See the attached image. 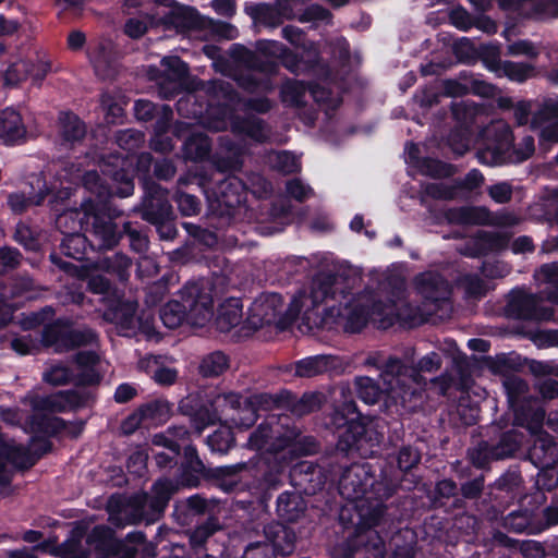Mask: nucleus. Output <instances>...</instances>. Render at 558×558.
<instances>
[{"label":"nucleus","mask_w":558,"mask_h":558,"mask_svg":"<svg viewBox=\"0 0 558 558\" xmlns=\"http://www.w3.org/2000/svg\"><path fill=\"white\" fill-rule=\"evenodd\" d=\"M269 544L264 542H254L246 546L242 558H271Z\"/></svg>","instance_id":"64"},{"label":"nucleus","mask_w":558,"mask_h":558,"mask_svg":"<svg viewBox=\"0 0 558 558\" xmlns=\"http://www.w3.org/2000/svg\"><path fill=\"white\" fill-rule=\"evenodd\" d=\"M177 204L184 216H193L199 211V203L195 196L186 193H179L177 195Z\"/></svg>","instance_id":"58"},{"label":"nucleus","mask_w":558,"mask_h":558,"mask_svg":"<svg viewBox=\"0 0 558 558\" xmlns=\"http://www.w3.org/2000/svg\"><path fill=\"white\" fill-rule=\"evenodd\" d=\"M47 194L48 192L41 191L36 196L27 197L24 193L17 192L9 196L8 204L14 213L21 214L32 206L40 205Z\"/></svg>","instance_id":"44"},{"label":"nucleus","mask_w":558,"mask_h":558,"mask_svg":"<svg viewBox=\"0 0 558 558\" xmlns=\"http://www.w3.org/2000/svg\"><path fill=\"white\" fill-rule=\"evenodd\" d=\"M178 486L169 480H160L153 486V495L149 498V506L154 512L163 511L171 496L175 493Z\"/></svg>","instance_id":"35"},{"label":"nucleus","mask_w":558,"mask_h":558,"mask_svg":"<svg viewBox=\"0 0 558 558\" xmlns=\"http://www.w3.org/2000/svg\"><path fill=\"white\" fill-rule=\"evenodd\" d=\"M306 509L303 497L298 493H282L277 500V512L289 522L299 520Z\"/></svg>","instance_id":"29"},{"label":"nucleus","mask_w":558,"mask_h":558,"mask_svg":"<svg viewBox=\"0 0 558 558\" xmlns=\"http://www.w3.org/2000/svg\"><path fill=\"white\" fill-rule=\"evenodd\" d=\"M96 74L101 78H109L114 73V51L109 39L97 41L88 52Z\"/></svg>","instance_id":"20"},{"label":"nucleus","mask_w":558,"mask_h":558,"mask_svg":"<svg viewBox=\"0 0 558 558\" xmlns=\"http://www.w3.org/2000/svg\"><path fill=\"white\" fill-rule=\"evenodd\" d=\"M228 367L229 361L227 355L222 352H213L202 360L199 372L203 376L215 377L221 375Z\"/></svg>","instance_id":"40"},{"label":"nucleus","mask_w":558,"mask_h":558,"mask_svg":"<svg viewBox=\"0 0 558 558\" xmlns=\"http://www.w3.org/2000/svg\"><path fill=\"white\" fill-rule=\"evenodd\" d=\"M287 193L296 201H304L308 198L313 191L308 185H305L301 180H291L287 183Z\"/></svg>","instance_id":"62"},{"label":"nucleus","mask_w":558,"mask_h":558,"mask_svg":"<svg viewBox=\"0 0 558 558\" xmlns=\"http://www.w3.org/2000/svg\"><path fill=\"white\" fill-rule=\"evenodd\" d=\"M383 388L380 389L371 377H359L355 380L356 391L362 401L367 404L376 403L381 396L385 404L411 407L416 401L424 388L414 371L408 372L398 359H389L380 374Z\"/></svg>","instance_id":"3"},{"label":"nucleus","mask_w":558,"mask_h":558,"mask_svg":"<svg viewBox=\"0 0 558 558\" xmlns=\"http://www.w3.org/2000/svg\"><path fill=\"white\" fill-rule=\"evenodd\" d=\"M256 50L264 57L281 59L282 64L293 73H301L308 69L307 63L300 61L295 54L276 40H259Z\"/></svg>","instance_id":"18"},{"label":"nucleus","mask_w":558,"mask_h":558,"mask_svg":"<svg viewBox=\"0 0 558 558\" xmlns=\"http://www.w3.org/2000/svg\"><path fill=\"white\" fill-rule=\"evenodd\" d=\"M293 436L284 435L281 436L278 426L274 429L268 424L259 425L258 429L254 432L250 439L248 446L256 450H264L266 452L278 453L289 449V452L293 451Z\"/></svg>","instance_id":"14"},{"label":"nucleus","mask_w":558,"mask_h":558,"mask_svg":"<svg viewBox=\"0 0 558 558\" xmlns=\"http://www.w3.org/2000/svg\"><path fill=\"white\" fill-rule=\"evenodd\" d=\"M50 71L49 62L38 54L26 58H17L12 61L0 77L4 85L14 86L31 77L35 83H40Z\"/></svg>","instance_id":"10"},{"label":"nucleus","mask_w":558,"mask_h":558,"mask_svg":"<svg viewBox=\"0 0 558 558\" xmlns=\"http://www.w3.org/2000/svg\"><path fill=\"white\" fill-rule=\"evenodd\" d=\"M272 168L283 173H292L300 170V161L296 156L289 151H278L269 156Z\"/></svg>","instance_id":"43"},{"label":"nucleus","mask_w":558,"mask_h":558,"mask_svg":"<svg viewBox=\"0 0 558 558\" xmlns=\"http://www.w3.org/2000/svg\"><path fill=\"white\" fill-rule=\"evenodd\" d=\"M330 287L327 283L313 282L310 293H300L292 300L289 310V317L294 318L302 315L308 323L317 324L318 314L316 308L328 301Z\"/></svg>","instance_id":"12"},{"label":"nucleus","mask_w":558,"mask_h":558,"mask_svg":"<svg viewBox=\"0 0 558 558\" xmlns=\"http://www.w3.org/2000/svg\"><path fill=\"white\" fill-rule=\"evenodd\" d=\"M117 141L122 148L133 150L143 143V134L133 130H124L119 132Z\"/></svg>","instance_id":"57"},{"label":"nucleus","mask_w":558,"mask_h":558,"mask_svg":"<svg viewBox=\"0 0 558 558\" xmlns=\"http://www.w3.org/2000/svg\"><path fill=\"white\" fill-rule=\"evenodd\" d=\"M530 8L535 19L558 17V0H531Z\"/></svg>","instance_id":"48"},{"label":"nucleus","mask_w":558,"mask_h":558,"mask_svg":"<svg viewBox=\"0 0 558 558\" xmlns=\"http://www.w3.org/2000/svg\"><path fill=\"white\" fill-rule=\"evenodd\" d=\"M95 536L104 537V541H101L96 547L100 551H104L106 557L118 554L120 543L109 537V530L100 526L95 527L90 538H94Z\"/></svg>","instance_id":"55"},{"label":"nucleus","mask_w":558,"mask_h":558,"mask_svg":"<svg viewBox=\"0 0 558 558\" xmlns=\"http://www.w3.org/2000/svg\"><path fill=\"white\" fill-rule=\"evenodd\" d=\"M338 305H329L324 312L320 323L324 327H342L347 332H359L367 324L373 323L378 328L386 329L397 320L421 322L434 308L421 312L413 308L404 298V291L397 289L390 294L384 291H363L361 293H342L339 299L332 292Z\"/></svg>","instance_id":"1"},{"label":"nucleus","mask_w":558,"mask_h":558,"mask_svg":"<svg viewBox=\"0 0 558 558\" xmlns=\"http://www.w3.org/2000/svg\"><path fill=\"white\" fill-rule=\"evenodd\" d=\"M505 389L508 393L509 402L514 407L521 398L524 397L527 385L519 377H509L504 383Z\"/></svg>","instance_id":"53"},{"label":"nucleus","mask_w":558,"mask_h":558,"mask_svg":"<svg viewBox=\"0 0 558 558\" xmlns=\"http://www.w3.org/2000/svg\"><path fill=\"white\" fill-rule=\"evenodd\" d=\"M130 259L122 255L116 254L112 259L104 258L98 265L84 264L81 266L78 277L87 281L89 290L94 293L109 296L111 288L109 281L98 270L117 272L118 277L122 280L125 279L126 270L130 268Z\"/></svg>","instance_id":"9"},{"label":"nucleus","mask_w":558,"mask_h":558,"mask_svg":"<svg viewBox=\"0 0 558 558\" xmlns=\"http://www.w3.org/2000/svg\"><path fill=\"white\" fill-rule=\"evenodd\" d=\"M330 357L326 355H316L303 359L295 365V374L301 377H312L328 371Z\"/></svg>","instance_id":"38"},{"label":"nucleus","mask_w":558,"mask_h":558,"mask_svg":"<svg viewBox=\"0 0 558 558\" xmlns=\"http://www.w3.org/2000/svg\"><path fill=\"white\" fill-rule=\"evenodd\" d=\"M440 365H441V359H440L439 354L436 353V352H430V353L426 354L425 356H423L418 361L417 368L408 367V366L402 364V366L405 369H408L409 373L412 372V371H414L416 373V375L418 376L420 380L422 383H424V387H426V381L420 375V372H428V373L436 372L440 367ZM424 390H425V388H423V391Z\"/></svg>","instance_id":"52"},{"label":"nucleus","mask_w":558,"mask_h":558,"mask_svg":"<svg viewBox=\"0 0 558 558\" xmlns=\"http://www.w3.org/2000/svg\"><path fill=\"white\" fill-rule=\"evenodd\" d=\"M507 243V238L501 234H492L487 232H482L478 234L475 240L476 246L471 250H465L461 252L469 256H476L482 254L485 250H499L504 247Z\"/></svg>","instance_id":"39"},{"label":"nucleus","mask_w":558,"mask_h":558,"mask_svg":"<svg viewBox=\"0 0 558 558\" xmlns=\"http://www.w3.org/2000/svg\"><path fill=\"white\" fill-rule=\"evenodd\" d=\"M262 73L253 71L247 77L241 80V85L252 92H268L272 89V85L269 80H263Z\"/></svg>","instance_id":"56"},{"label":"nucleus","mask_w":558,"mask_h":558,"mask_svg":"<svg viewBox=\"0 0 558 558\" xmlns=\"http://www.w3.org/2000/svg\"><path fill=\"white\" fill-rule=\"evenodd\" d=\"M76 363L82 369L81 380L86 384H95L100 380L105 372V363L100 356L93 351H81L76 355Z\"/></svg>","instance_id":"26"},{"label":"nucleus","mask_w":558,"mask_h":558,"mask_svg":"<svg viewBox=\"0 0 558 558\" xmlns=\"http://www.w3.org/2000/svg\"><path fill=\"white\" fill-rule=\"evenodd\" d=\"M264 535L274 551L280 555H290L294 550L296 536L287 526L272 522L264 527Z\"/></svg>","instance_id":"22"},{"label":"nucleus","mask_w":558,"mask_h":558,"mask_svg":"<svg viewBox=\"0 0 558 558\" xmlns=\"http://www.w3.org/2000/svg\"><path fill=\"white\" fill-rule=\"evenodd\" d=\"M241 320L242 305L238 299H229L220 305L216 318V325L220 331H229L231 328L238 326Z\"/></svg>","instance_id":"30"},{"label":"nucleus","mask_w":558,"mask_h":558,"mask_svg":"<svg viewBox=\"0 0 558 558\" xmlns=\"http://www.w3.org/2000/svg\"><path fill=\"white\" fill-rule=\"evenodd\" d=\"M376 525H365L359 531L356 525H344L353 529V536L348 542L345 558H384V543L374 530Z\"/></svg>","instance_id":"11"},{"label":"nucleus","mask_w":558,"mask_h":558,"mask_svg":"<svg viewBox=\"0 0 558 558\" xmlns=\"http://www.w3.org/2000/svg\"><path fill=\"white\" fill-rule=\"evenodd\" d=\"M220 529L218 521L214 518L208 519L205 523L196 526L190 534V542L193 547L202 546L208 537Z\"/></svg>","instance_id":"49"},{"label":"nucleus","mask_w":558,"mask_h":558,"mask_svg":"<svg viewBox=\"0 0 558 558\" xmlns=\"http://www.w3.org/2000/svg\"><path fill=\"white\" fill-rule=\"evenodd\" d=\"M26 137V128L20 112L7 108L0 112V138L8 145L23 142Z\"/></svg>","instance_id":"19"},{"label":"nucleus","mask_w":558,"mask_h":558,"mask_svg":"<svg viewBox=\"0 0 558 558\" xmlns=\"http://www.w3.org/2000/svg\"><path fill=\"white\" fill-rule=\"evenodd\" d=\"M493 129L499 134L496 143L493 146H487L477 154L480 161L488 166L498 165L506 160V158H511V156L508 155L509 149L512 146V134L509 125L505 122L498 121L494 123ZM534 149L533 137L525 136L523 137L520 147L514 149L512 160L517 162L523 161L532 156Z\"/></svg>","instance_id":"7"},{"label":"nucleus","mask_w":558,"mask_h":558,"mask_svg":"<svg viewBox=\"0 0 558 558\" xmlns=\"http://www.w3.org/2000/svg\"><path fill=\"white\" fill-rule=\"evenodd\" d=\"M339 492L348 502L340 510L343 525H356L362 531L365 525H378L383 514V499L389 490L380 482H375L368 464H353L348 468L339 482Z\"/></svg>","instance_id":"2"},{"label":"nucleus","mask_w":558,"mask_h":558,"mask_svg":"<svg viewBox=\"0 0 558 558\" xmlns=\"http://www.w3.org/2000/svg\"><path fill=\"white\" fill-rule=\"evenodd\" d=\"M488 194L496 203L504 204L511 199L512 187L507 182H499L489 186Z\"/></svg>","instance_id":"63"},{"label":"nucleus","mask_w":558,"mask_h":558,"mask_svg":"<svg viewBox=\"0 0 558 558\" xmlns=\"http://www.w3.org/2000/svg\"><path fill=\"white\" fill-rule=\"evenodd\" d=\"M60 135L66 143H75L85 135L83 122L72 113H62L60 116Z\"/></svg>","instance_id":"36"},{"label":"nucleus","mask_w":558,"mask_h":558,"mask_svg":"<svg viewBox=\"0 0 558 558\" xmlns=\"http://www.w3.org/2000/svg\"><path fill=\"white\" fill-rule=\"evenodd\" d=\"M85 403V397L76 390L60 391L47 397L37 398L34 408L38 411L64 412L76 409Z\"/></svg>","instance_id":"17"},{"label":"nucleus","mask_w":558,"mask_h":558,"mask_svg":"<svg viewBox=\"0 0 558 558\" xmlns=\"http://www.w3.org/2000/svg\"><path fill=\"white\" fill-rule=\"evenodd\" d=\"M207 116V126L214 131L226 130L230 124L233 133L246 135L257 142L266 140L268 135L267 130L259 119L255 117H250L244 120L234 118L233 108L230 104H225L221 107L210 105Z\"/></svg>","instance_id":"8"},{"label":"nucleus","mask_w":558,"mask_h":558,"mask_svg":"<svg viewBox=\"0 0 558 558\" xmlns=\"http://www.w3.org/2000/svg\"><path fill=\"white\" fill-rule=\"evenodd\" d=\"M295 12L289 1L278 3L276 7L260 5L256 11V19L266 26L277 27L286 20H293Z\"/></svg>","instance_id":"25"},{"label":"nucleus","mask_w":558,"mask_h":558,"mask_svg":"<svg viewBox=\"0 0 558 558\" xmlns=\"http://www.w3.org/2000/svg\"><path fill=\"white\" fill-rule=\"evenodd\" d=\"M92 234L94 236V245H97L99 248H110L119 241V233L116 230L114 223L110 220L104 221L96 218Z\"/></svg>","instance_id":"34"},{"label":"nucleus","mask_w":558,"mask_h":558,"mask_svg":"<svg viewBox=\"0 0 558 558\" xmlns=\"http://www.w3.org/2000/svg\"><path fill=\"white\" fill-rule=\"evenodd\" d=\"M26 453L23 446L14 442H7L0 436V485H4L10 481V471L7 466L8 462L19 463L20 459Z\"/></svg>","instance_id":"31"},{"label":"nucleus","mask_w":558,"mask_h":558,"mask_svg":"<svg viewBox=\"0 0 558 558\" xmlns=\"http://www.w3.org/2000/svg\"><path fill=\"white\" fill-rule=\"evenodd\" d=\"M138 367L149 374L159 385H172L178 378V371L173 367L162 366L158 356H145L138 362Z\"/></svg>","instance_id":"28"},{"label":"nucleus","mask_w":558,"mask_h":558,"mask_svg":"<svg viewBox=\"0 0 558 558\" xmlns=\"http://www.w3.org/2000/svg\"><path fill=\"white\" fill-rule=\"evenodd\" d=\"M104 318L116 325L118 331L123 336H135L138 332L151 339L155 336L154 317L148 312L136 315V303L122 302L110 306L104 313Z\"/></svg>","instance_id":"6"},{"label":"nucleus","mask_w":558,"mask_h":558,"mask_svg":"<svg viewBox=\"0 0 558 558\" xmlns=\"http://www.w3.org/2000/svg\"><path fill=\"white\" fill-rule=\"evenodd\" d=\"M534 463L547 469L558 461V446L547 434H539L530 449Z\"/></svg>","instance_id":"23"},{"label":"nucleus","mask_w":558,"mask_h":558,"mask_svg":"<svg viewBox=\"0 0 558 558\" xmlns=\"http://www.w3.org/2000/svg\"><path fill=\"white\" fill-rule=\"evenodd\" d=\"M228 417H230V424L246 428L255 423L257 414L254 405L241 398L240 407L235 409L233 415H228Z\"/></svg>","instance_id":"42"},{"label":"nucleus","mask_w":558,"mask_h":558,"mask_svg":"<svg viewBox=\"0 0 558 558\" xmlns=\"http://www.w3.org/2000/svg\"><path fill=\"white\" fill-rule=\"evenodd\" d=\"M182 301L168 302L160 312V319L170 329L186 320L192 326L202 327L213 317L211 283L201 280L186 284L181 292Z\"/></svg>","instance_id":"5"},{"label":"nucleus","mask_w":558,"mask_h":558,"mask_svg":"<svg viewBox=\"0 0 558 558\" xmlns=\"http://www.w3.org/2000/svg\"><path fill=\"white\" fill-rule=\"evenodd\" d=\"M414 283L417 293L430 305L437 306L449 298L450 289L447 281L436 272H423L415 278Z\"/></svg>","instance_id":"15"},{"label":"nucleus","mask_w":558,"mask_h":558,"mask_svg":"<svg viewBox=\"0 0 558 558\" xmlns=\"http://www.w3.org/2000/svg\"><path fill=\"white\" fill-rule=\"evenodd\" d=\"M294 19H298L302 23L328 21L329 12L319 5H311L306 8L302 13H295Z\"/></svg>","instance_id":"60"},{"label":"nucleus","mask_w":558,"mask_h":558,"mask_svg":"<svg viewBox=\"0 0 558 558\" xmlns=\"http://www.w3.org/2000/svg\"><path fill=\"white\" fill-rule=\"evenodd\" d=\"M449 222L457 225H490L493 215L484 207H461L450 209L447 214Z\"/></svg>","instance_id":"24"},{"label":"nucleus","mask_w":558,"mask_h":558,"mask_svg":"<svg viewBox=\"0 0 558 558\" xmlns=\"http://www.w3.org/2000/svg\"><path fill=\"white\" fill-rule=\"evenodd\" d=\"M187 430L184 427H173L167 429L166 433L157 434L153 437V444L171 450L172 457H177L182 446L187 439Z\"/></svg>","instance_id":"32"},{"label":"nucleus","mask_w":558,"mask_h":558,"mask_svg":"<svg viewBox=\"0 0 558 558\" xmlns=\"http://www.w3.org/2000/svg\"><path fill=\"white\" fill-rule=\"evenodd\" d=\"M283 307L281 295L277 293L262 294L251 306L248 323L253 328L257 329L264 325L280 322Z\"/></svg>","instance_id":"13"},{"label":"nucleus","mask_w":558,"mask_h":558,"mask_svg":"<svg viewBox=\"0 0 558 558\" xmlns=\"http://www.w3.org/2000/svg\"><path fill=\"white\" fill-rule=\"evenodd\" d=\"M532 125L539 130L542 144L558 142V112L555 106L544 105L534 116Z\"/></svg>","instance_id":"21"},{"label":"nucleus","mask_w":558,"mask_h":558,"mask_svg":"<svg viewBox=\"0 0 558 558\" xmlns=\"http://www.w3.org/2000/svg\"><path fill=\"white\" fill-rule=\"evenodd\" d=\"M241 404V396L234 392L219 393L210 402L211 411L208 423L225 421L230 423L228 415H233L235 409Z\"/></svg>","instance_id":"27"},{"label":"nucleus","mask_w":558,"mask_h":558,"mask_svg":"<svg viewBox=\"0 0 558 558\" xmlns=\"http://www.w3.org/2000/svg\"><path fill=\"white\" fill-rule=\"evenodd\" d=\"M83 181L85 187L95 193L100 199L110 195L128 197L133 193L134 189L132 180L125 173H114L113 181H121V186L117 189L105 185L98 173L95 171L86 172Z\"/></svg>","instance_id":"16"},{"label":"nucleus","mask_w":558,"mask_h":558,"mask_svg":"<svg viewBox=\"0 0 558 558\" xmlns=\"http://www.w3.org/2000/svg\"><path fill=\"white\" fill-rule=\"evenodd\" d=\"M306 87L299 81H288L281 88L282 101L292 106H299L303 102Z\"/></svg>","instance_id":"46"},{"label":"nucleus","mask_w":558,"mask_h":558,"mask_svg":"<svg viewBox=\"0 0 558 558\" xmlns=\"http://www.w3.org/2000/svg\"><path fill=\"white\" fill-rule=\"evenodd\" d=\"M210 149L208 137L203 134H193L184 143L185 156L193 160H202Z\"/></svg>","instance_id":"41"},{"label":"nucleus","mask_w":558,"mask_h":558,"mask_svg":"<svg viewBox=\"0 0 558 558\" xmlns=\"http://www.w3.org/2000/svg\"><path fill=\"white\" fill-rule=\"evenodd\" d=\"M502 70L510 80L523 82L533 75L534 66L524 62L506 61Z\"/></svg>","instance_id":"50"},{"label":"nucleus","mask_w":558,"mask_h":558,"mask_svg":"<svg viewBox=\"0 0 558 558\" xmlns=\"http://www.w3.org/2000/svg\"><path fill=\"white\" fill-rule=\"evenodd\" d=\"M62 338L64 340H66L69 343L63 345V344L59 343L58 340H56V341L52 340L50 338V330H47L45 333V337H44L46 344H49V345L54 344L57 351H62V350H65V349L72 348V347L90 343V342L95 341L96 335L90 330H85V331L75 330V331H69L68 333L63 335Z\"/></svg>","instance_id":"37"},{"label":"nucleus","mask_w":558,"mask_h":558,"mask_svg":"<svg viewBox=\"0 0 558 558\" xmlns=\"http://www.w3.org/2000/svg\"><path fill=\"white\" fill-rule=\"evenodd\" d=\"M242 185L236 178H228L220 185L222 194V202L228 206H234L242 201L241 192Z\"/></svg>","instance_id":"51"},{"label":"nucleus","mask_w":558,"mask_h":558,"mask_svg":"<svg viewBox=\"0 0 558 558\" xmlns=\"http://www.w3.org/2000/svg\"><path fill=\"white\" fill-rule=\"evenodd\" d=\"M71 378V372L63 365H54L44 375V379L54 386L66 384Z\"/></svg>","instance_id":"61"},{"label":"nucleus","mask_w":558,"mask_h":558,"mask_svg":"<svg viewBox=\"0 0 558 558\" xmlns=\"http://www.w3.org/2000/svg\"><path fill=\"white\" fill-rule=\"evenodd\" d=\"M85 238L78 233L66 235L62 241V251L70 257L81 260L85 256Z\"/></svg>","instance_id":"47"},{"label":"nucleus","mask_w":558,"mask_h":558,"mask_svg":"<svg viewBox=\"0 0 558 558\" xmlns=\"http://www.w3.org/2000/svg\"><path fill=\"white\" fill-rule=\"evenodd\" d=\"M510 56H525L535 59L539 54V47L530 40H518L507 46Z\"/></svg>","instance_id":"54"},{"label":"nucleus","mask_w":558,"mask_h":558,"mask_svg":"<svg viewBox=\"0 0 558 558\" xmlns=\"http://www.w3.org/2000/svg\"><path fill=\"white\" fill-rule=\"evenodd\" d=\"M161 65L167 70L168 75L172 77H183L187 73V65L178 57H165Z\"/></svg>","instance_id":"59"},{"label":"nucleus","mask_w":558,"mask_h":558,"mask_svg":"<svg viewBox=\"0 0 558 558\" xmlns=\"http://www.w3.org/2000/svg\"><path fill=\"white\" fill-rule=\"evenodd\" d=\"M207 444L211 451L226 453L233 444V435L229 426H221L208 436Z\"/></svg>","instance_id":"45"},{"label":"nucleus","mask_w":558,"mask_h":558,"mask_svg":"<svg viewBox=\"0 0 558 558\" xmlns=\"http://www.w3.org/2000/svg\"><path fill=\"white\" fill-rule=\"evenodd\" d=\"M344 429L339 434L338 448L342 451H349L353 448L359 449V442L364 434L363 425L355 420V416L348 418L343 424Z\"/></svg>","instance_id":"33"},{"label":"nucleus","mask_w":558,"mask_h":558,"mask_svg":"<svg viewBox=\"0 0 558 558\" xmlns=\"http://www.w3.org/2000/svg\"><path fill=\"white\" fill-rule=\"evenodd\" d=\"M538 293L533 294L524 289H515L510 293L507 312L520 319L547 320L553 316V310L541 301L558 304V264L544 265L535 274Z\"/></svg>","instance_id":"4"}]
</instances>
